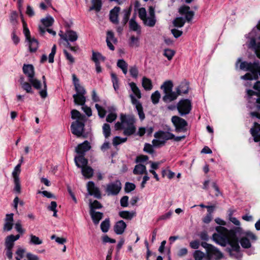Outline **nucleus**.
Listing matches in <instances>:
<instances>
[{
	"label": "nucleus",
	"instance_id": "obj_18",
	"mask_svg": "<svg viewBox=\"0 0 260 260\" xmlns=\"http://www.w3.org/2000/svg\"><path fill=\"white\" fill-rule=\"evenodd\" d=\"M117 39L114 37L113 32H112L111 30H108L107 32L106 42L108 47L110 50H114V47L113 45V43L115 44L117 42Z\"/></svg>",
	"mask_w": 260,
	"mask_h": 260
},
{
	"label": "nucleus",
	"instance_id": "obj_11",
	"mask_svg": "<svg viewBox=\"0 0 260 260\" xmlns=\"http://www.w3.org/2000/svg\"><path fill=\"white\" fill-rule=\"evenodd\" d=\"M177 109L181 116L188 114L191 109L190 101L187 99L180 100L177 105Z\"/></svg>",
	"mask_w": 260,
	"mask_h": 260
},
{
	"label": "nucleus",
	"instance_id": "obj_21",
	"mask_svg": "<svg viewBox=\"0 0 260 260\" xmlns=\"http://www.w3.org/2000/svg\"><path fill=\"white\" fill-rule=\"evenodd\" d=\"M126 228V224L122 220H119L116 222L114 226V231L117 235L122 234Z\"/></svg>",
	"mask_w": 260,
	"mask_h": 260
},
{
	"label": "nucleus",
	"instance_id": "obj_22",
	"mask_svg": "<svg viewBox=\"0 0 260 260\" xmlns=\"http://www.w3.org/2000/svg\"><path fill=\"white\" fill-rule=\"evenodd\" d=\"M90 148V146L88 141H85L83 143L78 145L76 148V152L79 154H84L85 152L89 150Z\"/></svg>",
	"mask_w": 260,
	"mask_h": 260
},
{
	"label": "nucleus",
	"instance_id": "obj_42",
	"mask_svg": "<svg viewBox=\"0 0 260 260\" xmlns=\"http://www.w3.org/2000/svg\"><path fill=\"white\" fill-rule=\"evenodd\" d=\"M44 88L43 89L40 91L39 93L42 98L45 99L47 96V84L46 81V78L45 76H43L42 77Z\"/></svg>",
	"mask_w": 260,
	"mask_h": 260
},
{
	"label": "nucleus",
	"instance_id": "obj_32",
	"mask_svg": "<svg viewBox=\"0 0 260 260\" xmlns=\"http://www.w3.org/2000/svg\"><path fill=\"white\" fill-rule=\"evenodd\" d=\"M92 6L89 8V10H95L96 12H99L102 8V1L101 0H91Z\"/></svg>",
	"mask_w": 260,
	"mask_h": 260
},
{
	"label": "nucleus",
	"instance_id": "obj_4",
	"mask_svg": "<svg viewBox=\"0 0 260 260\" xmlns=\"http://www.w3.org/2000/svg\"><path fill=\"white\" fill-rule=\"evenodd\" d=\"M71 118L76 120L71 126L72 133L78 137H80L84 132L85 116L78 111L73 110L71 111Z\"/></svg>",
	"mask_w": 260,
	"mask_h": 260
},
{
	"label": "nucleus",
	"instance_id": "obj_64",
	"mask_svg": "<svg viewBox=\"0 0 260 260\" xmlns=\"http://www.w3.org/2000/svg\"><path fill=\"white\" fill-rule=\"evenodd\" d=\"M129 73L134 78H137L138 75V70L136 66L131 67L129 69Z\"/></svg>",
	"mask_w": 260,
	"mask_h": 260
},
{
	"label": "nucleus",
	"instance_id": "obj_15",
	"mask_svg": "<svg viewBox=\"0 0 260 260\" xmlns=\"http://www.w3.org/2000/svg\"><path fill=\"white\" fill-rule=\"evenodd\" d=\"M121 183L119 181L109 183L107 186V192L110 194H117L121 189Z\"/></svg>",
	"mask_w": 260,
	"mask_h": 260
},
{
	"label": "nucleus",
	"instance_id": "obj_9",
	"mask_svg": "<svg viewBox=\"0 0 260 260\" xmlns=\"http://www.w3.org/2000/svg\"><path fill=\"white\" fill-rule=\"evenodd\" d=\"M201 246L206 249L207 256L209 259L220 260L223 257V254L212 245L204 242L201 243Z\"/></svg>",
	"mask_w": 260,
	"mask_h": 260
},
{
	"label": "nucleus",
	"instance_id": "obj_36",
	"mask_svg": "<svg viewBox=\"0 0 260 260\" xmlns=\"http://www.w3.org/2000/svg\"><path fill=\"white\" fill-rule=\"evenodd\" d=\"M117 66L121 69L123 73L126 75L127 73V63L123 59H119L118 60Z\"/></svg>",
	"mask_w": 260,
	"mask_h": 260
},
{
	"label": "nucleus",
	"instance_id": "obj_8",
	"mask_svg": "<svg viewBox=\"0 0 260 260\" xmlns=\"http://www.w3.org/2000/svg\"><path fill=\"white\" fill-rule=\"evenodd\" d=\"M154 137L155 139L152 141V144L158 147L164 145L167 141L173 139L174 135L168 131H159L154 134Z\"/></svg>",
	"mask_w": 260,
	"mask_h": 260
},
{
	"label": "nucleus",
	"instance_id": "obj_44",
	"mask_svg": "<svg viewBox=\"0 0 260 260\" xmlns=\"http://www.w3.org/2000/svg\"><path fill=\"white\" fill-rule=\"evenodd\" d=\"M20 167H21V164H18L15 167V168L12 172V176L13 177L14 180L19 179V175L21 172Z\"/></svg>",
	"mask_w": 260,
	"mask_h": 260
},
{
	"label": "nucleus",
	"instance_id": "obj_26",
	"mask_svg": "<svg viewBox=\"0 0 260 260\" xmlns=\"http://www.w3.org/2000/svg\"><path fill=\"white\" fill-rule=\"evenodd\" d=\"M119 215L123 219L130 220L136 216V212L134 211H122L119 212Z\"/></svg>",
	"mask_w": 260,
	"mask_h": 260
},
{
	"label": "nucleus",
	"instance_id": "obj_48",
	"mask_svg": "<svg viewBox=\"0 0 260 260\" xmlns=\"http://www.w3.org/2000/svg\"><path fill=\"white\" fill-rule=\"evenodd\" d=\"M12 237L10 236H7L6 238L5 245L6 248L12 249L14 245V241L12 239Z\"/></svg>",
	"mask_w": 260,
	"mask_h": 260
},
{
	"label": "nucleus",
	"instance_id": "obj_27",
	"mask_svg": "<svg viewBox=\"0 0 260 260\" xmlns=\"http://www.w3.org/2000/svg\"><path fill=\"white\" fill-rule=\"evenodd\" d=\"M133 173L135 175L147 174L146 166L144 164H139L135 166L133 170Z\"/></svg>",
	"mask_w": 260,
	"mask_h": 260
},
{
	"label": "nucleus",
	"instance_id": "obj_7",
	"mask_svg": "<svg viewBox=\"0 0 260 260\" xmlns=\"http://www.w3.org/2000/svg\"><path fill=\"white\" fill-rule=\"evenodd\" d=\"M173 87V83L169 80L165 82L161 85L160 88L162 90L164 95L162 97V100L165 103H170L177 99L179 94L177 91L172 90Z\"/></svg>",
	"mask_w": 260,
	"mask_h": 260
},
{
	"label": "nucleus",
	"instance_id": "obj_37",
	"mask_svg": "<svg viewBox=\"0 0 260 260\" xmlns=\"http://www.w3.org/2000/svg\"><path fill=\"white\" fill-rule=\"evenodd\" d=\"M82 173L86 178H89L93 175V171L89 167L86 166L82 169Z\"/></svg>",
	"mask_w": 260,
	"mask_h": 260
},
{
	"label": "nucleus",
	"instance_id": "obj_49",
	"mask_svg": "<svg viewBox=\"0 0 260 260\" xmlns=\"http://www.w3.org/2000/svg\"><path fill=\"white\" fill-rule=\"evenodd\" d=\"M175 53V52L174 50L170 49H166L164 50L163 54L168 58V60H170L172 59Z\"/></svg>",
	"mask_w": 260,
	"mask_h": 260
},
{
	"label": "nucleus",
	"instance_id": "obj_51",
	"mask_svg": "<svg viewBox=\"0 0 260 260\" xmlns=\"http://www.w3.org/2000/svg\"><path fill=\"white\" fill-rule=\"evenodd\" d=\"M95 107L98 112V115L101 118H104L106 114V110L99 104H96Z\"/></svg>",
	"mask_w": 260,
	"mask_h": 260
},
{
	"label": "nucleus",
	"instance_id": "obj_14",
	"mask_svg": "<svg viewBox=\"0 0 260 260\" xmlns=\"http://www.w3.org/2000/svg\"><path fill=\"white\" fill-rule=\"evenodd\" d=\"M87 189L88 194L86 196H93L95 198L100 199L101 197V192L99 188L95 186L94 183L92 181H89L87 184Z\"/></svg>",
	"mask_w": 260,
	"mask_h": 260
},
{
	"label": "nucleus",
	"instance_id": "obj_61",
	"mask_svg": "<svg viewBox=\"0 0 260 260\" xmlns=\"http://www.w3.org/2000/svg\"><path fill=\"white\" fill-rule=\"evenodd\" d=\"M148 159V157L146 155H140L137 157L136 162L137 163L142 164V163H144L147 161Z\"/></svg>",
	"mask_w": 260,
	"mask_h": 260
},
{
	"label": "nucleus",
	"instance_id": "obj_29",
	"mask_svg": "<svg viewBox=\"0 0 260 260\" xmlns=\"http://www.w3.org/2000/svg\"><path fill=\"white\" fill-rule=\"evenodd\" d=\"M129 29L136 32L138 34H140L141 28L140 25L136 21L134 18H132L129 22Z\"/></svg>",
	"mask_w": 260,
	"mask_h": 260
},
{
	"label": "nucleus",
	"instance_id": "obj_62",
	"mask_svg": "<svg viewBox=\"0 0 260 260\" xmlns=\"http://www.w3.org/2000/svg\"><path fill=\"white\" fill-rule=\"evenodd\" d=\"M136 186L132 183L127 182L125 185V190L127 192H131L135 189Z\"/></svg>",
	"mask_w": 260,
	"mask_h": 260
},
{
	"label": "nucleus",
	"instance_id": "obj_41",
	"mask_svg": "<svg viewBox=\"0 0 260 260\" xmlns=\"http://www.w3.org/2000/svg\"><path fill=\"white\" fill-rule=\"evenodd\" d=\"M92 58L95 63H100L101 61H104L105 60V57L101 54L94 52L92 53Z\"/></svg>",
	"mask_w": 260,
	"mask_h": 260
},
{
	"label": "nucleus",
	"instance_id": "obj_46",
	"mask_svg": "<svg viewBox=\"0 0 260 260\" xmlns=\"http://www.w3.org/2000/svg\"><path fill=\"white\" fill-rule=\"evenodd\" d=\"M185 22V19L182 17H177L173 21L174 26L178 27H182Z\"/></svg>",
	"mask_w": 260,
	"mask_h": 260
},
{
	"label": "nucleus",
	"instance_id": "obj_35",
	"mask_svg": "<svg viewBox=\"0 0 260 260\" xmlns=\"http://www.w3.org/2000/svg\"><path fill=\"white\" fill-rule=\"evenodd\" d=\"M29 43V47L30 51H35L38 48L39 43L35 38H29L27 40Z\"/></svg>",
	"mask_w": 260,
	"mask_h": 260
},
{
	"label": "nucleus",
	"instance_id": "obj_52",
	"mask_svg": "<svg viewBox=\"0 0 260 260\" xmlns=\"http://www.w3.org/2000/svg\"><path fill=\"white\" fill-rule=\"evenodd\" d=\"M110 226L109 220L105 219L101 224V228L104 233H106L108 231Z\"/></svg>",
	"mask_w": 260,
	"mask_h": 260
},
{
	"label": "nucleus",
	"instance_id": "obj_58",
	"mask_svg": "<svg viewBox=\"0 0 260 260\" xmlns=\"http://www.w3.org/2000/svg\"><path fill=\"white\" fill-rule=\"evenodd\" d=\"M46 31H47L49 34H51L54 36L56 35V32L53 30L52 29L50 28H47L46 29L45 27L39 26V31L42 35H43L46 32Z\"/></svg>",
	"mask_w": 260,
	"mask_h": 260
},
{
	"label": "nucleus",
	"instance_id": "obj_40",
	"mask_svg": "<svg viewBox=\"0 0 260 260\" xmlns=\"http://www.w3.org/2000/svg\"><path fill=\"white\" fill-rule=\"evenodd\" d=\"M20 84L23 89L26 91L27 93H33L31 85L30 83L21 80L20 82Z\"/></svg>",
	"mask_w": 260,
	"mask_h": 260
},
{
	"label": "nucleus",
	"instance_id": "obj_20",
	"mask_svg": "<svg viewBox=\"0 0 260 260\" xmlns=\"http://www.w3.org/2000/svg\"><path fill=\"white\" fill-rule=\"evenodd\" d=\"M72 78L73 84L77 92L76 94H85L86 91L85 89L80 84L79 79L75 74L72 75Z\"/></svg>",
	"mask_w": 260,
	"mask_h": 260
},
{
	"label": "nucleus",
	"instance_id": "obj_28",
	"mask_svg": "<svg viewBox=\"0 0 260 260\" xmlns=\"http://www.w3.org/2000/svg\"><path fill=\"white\" fill-rule=\"evenodd\" d=\"M43 240L39 237L30 234L29 235L28 243L31 245H39L43 243Z\"/></svg>",
	"mask_w": 260,
	"mask_h": 260
},
{
	"label": "nucleus",
	"instance_id": "obj_3",
	"mask_svg": "<svg viewBox=\"0 0 260 260\" xmlns=\"http://www.w3.org/2000/svg\"><path fill=\"white\" fill-rule=\"evenodd\" d=\"M120 120L121 122H117L115 124L116 130L123 129V134L126 136L131 135L135 132V120L133 116L121 115Z\"/></svg>",
	"mask_w": 260,
	"mask_h": 260
},
{
	"label": "nucleus",
	"instance_id": "obj_25",
	"mask_svg": "<svg viewBox=\"0 0 260 260\" xmlns=\"http://www.w3.org/2000/svg\"><path fill=\"white\" fill-rule=\"evenodd\" d=\"M108 114L106 117V121L108 122H112L117 118V115L116 113V109L114 107H109L108 109Z\"/></svg>",
	"mask_w": 260,
	"mask_h": 260
},
{
	"label": "nucleus",
	"instance_id": "obj_50",
	"mask_svg": "<svg viewBox=\"0 0 260 260\" xmlns=\"http://www.w3.org/2000/svg\"><path fill=\"white\" fill-rule=\"evenodd\" d=\"M253 32V37H257L260 38V20L259 21L257 25L254 27L251 31L249 34H252Z\"/></svg>",
	"mask_w": 260,
	"mask_h": 260
},
{
	"label": "nucleus",
	"instance_id": "obj_47",
	"mask_svg": "<svg viewBox=\"0 0 260 260\" xmlns=\"http://www.w3.org/2000/svg\"><path fill=\"white\" fill-rule=\"evenodd\" d=\"M160 94L158 91H155L151 96V99L153 104H156L159 102Z\"/></svg>",
	"mask_w": 260,
	"mask_h": 260
},
{
	"label": "nucleus",
	"instance_id": "obj_16",
	"mask_svg": "<svg viewBox=\"0 0 260 260\" xmlns=\"http://www.w3.org/2000/svg\"><path fill=\"white\" fill-rule=\"evenodd\" d=\"M179 12L180 14L185 15L187 22H190L194 16V12L190 10L189 7L186 6L181 7L179 8Z\"/></svg>",
	"mask_w": 260,
	"mask_h": 260
},
{
	"label": "nucleus",
	"instance_id": "obj_13",
	"mask_svg": "<svg viewBox=\"0 0 260 260\" xmlns=\"http://www.w3.org/2000/svg\"><path fill=\"white\" fill-rule=\"evenodd\" d=\"M144 24L149 27H153L156 23V19L155 18L154 9L152 7H149V15L147 16L144 20H142Z\"/></svg>",
	"mask_w": 260,
	"mask_h": 260
},
{
	"label": "nucleus",
	"instance_id": "obj_39",
	"mask_svg": "<svg viewBox=\"0 0 260 260\" xmlns=\"http://www.w3.org/2000/svg\"><path fill=\"white\" fill-rule=\"evenodd\" d=\"M129 45L132 47H139L140 46V38L132 36L129 38Z\"/></svg>",
	"mask_w": 260,
	"mask_h": 260
},
{
	"label": "nucleus",
	"instance_id": "obj_57",
	"mask_svg": "<svg viewBox=\"0 0 260 260\" xmlns=\"http://www.w3.org/2000/svg\"><path fill=\"white\" fill-rule=\"evenodd\" d=\"M15 229L17 232L20 234H23L25 233V230L22 228L21 221H17L15 224Z\"/></svg>",
	"mask_w": 260,
	"mask_h": 260
},
{
	"label": "nucleus",
	"instance_id": "obj_59",
	"mask_svg": "<svg viewBox=\"0 0 260 260\" xmlns=\"http://www.w3.org/2000/svg\"><path fill=\"white\" fill-rule=\"evenodd\" d=\"M51 239L55 240V241L59 244H63L67 242L66 238L57 237L55 235H53L51 236Z\"/></svg>",
	"mask_w": 260,
	"mask_h": 260
},
{
	"label": "nucleus",
	"instance_id": "obj_55",
	"mask_svg": "<svg viewBox=\"0 0 260 260\" xmlns=\"http://www.w3.org/2000/svg\"><path fill=\"white\" fill-rule=\"evenodd\" d=\"M126 138H122L116 136L113 138V144L114 146H117L122 143L125 142L126 141Z\"/></svg>",
	"mask_w": 260,
	"mask_h": 260
},
{
	"label": "nucleus",
	"instance_id": "obj_53",
	"mask_svg": "<svg viewBox=\"0 0 260 260\" xmlns=\"http://www.w3.org/2000/svg\"><path fill=\"white\" fill-rule=\"evenodd\" d=\"M111 78H112V81L113 83V86L115 90H117L119 88V85H118V79L116 76V75L113 73H112L111 74Z\"/></svg>",
	"mask_w": 260,
	"mask_h": 260
},
{
	"label": "nucleus",
	"instance_id": "obj_33",
	"mask_svg": "<svg viewBox=\"0 0 260 260\" xmlns=\"http://www.w3.org/2000/svg\"><path fill=\"white\" fill-rule=\"evenodd\" d=\"M142 84L145 90L149 91L152 89L153 85L151 80L148 78L144 77L142 78Z\"/></svg>",
	"mask_w": 260,
	"mask_h": 260
},
{
	"label": "nucleus",
	"instance_id": "obj_30",
	"mask_svg": "<svg viewBox=\"0 0 260 260\" xmlns=\"http://www.w3.org/2000/svg\"><path fill=\"white\" fill-rule=\"evenodd\" d=\"M90 215L95 224H98L103 217V213L95 211H90Z\"/></svg>",
	"mask_w": 260,
	"mask_h": 260
},
{
	"label": "nucleus",
	"instance_id": "obj_31",
	"mask_svg": "<svg viewBox=\"0 0 260 260\" xmlns=\"http://www.w3.org/2000/svg\"><path fill=\"white\" fill-rule=\"evenodd\" d=\"M73 97L75 104L82 106L85 105L86 102L85 94H74Z\"/></svg>",
	"mask_w": 260,
	"mask_h": 260
},
{
	"label": "nucleus",
	"instance_id": "obj_38",
	"mask_svg": "<svg viewBox=\"0 0 260 260\" xmlns=\"http://www.w3.org/2000/svg\"><path fill=\"white\" fill-rule=\"evenodd\" d=\"M54 20L53 18L50 16H47L46 17L41 19V22L45 27L51 26L54 23Z\"/></svg>",
	"mask_w": 260,
	"mask_h": 260
},
{
	"label": "nucleus",
	"instance_id": "obj_34",
	"mask_svg": "<svg viewBox=\"0 0 260 260\" xmlns=\"http://www.w3.org/2000/svg\"><path fill=\"white\" fill-rule=\"evenodd\" d=\"M176 90L179 95L183 93H186L188 91V85L185 82L181 83Z\"/></svg>",
	"mask_w": 260,
	"mask_h": 260
},
{
	"label": "nucleus",
	"instance_id": "obj_6",
	"mask_svg": "<svg viewBox=\"0 0 260 260\" xmlns=\"http://www.w3.org/2000/svg\"><path fill=\"white\" fill-rule=\"evenodd\" d=\"M253 88L256 92L252 90H247L248 106L250 109L256 108L260 111V81H257L253 86Z\"/></svg>",
	"mask_w": 260,
	"mask_h": 260
},
{
	"label": "nucleus",
	"instance_id": "obj_19",
	"mask_svg": "<svg viewBox=\"0 0 260 260\" xmlns=\"http://www.w3.org/2000/svg\"><path fill=\"white\" fill-rule=\"evenodd\" d=\"M120 8L119 7H115L110 11L109 18L110 21L114 24H117L119 23L118 15Z\"/></svg>",
	"mask_w": 260,
	"mask_h": 260
},
{
	"label": "nucleus",
	"instance_id": "obj_5",
	"mask_svg": "<svg viewBox=\"0 0 260 260\" xmlns=\"http://www.w3.org/2000/svg\"><path fill=\"white\" fill-rule=\"evenodd\" d=\"M129 85L133 92V94H130L129 95L131 102L133 105L135 106V108L138 113L139 118L141 120H143L145 118V114L143 112L142 104L138 100L141 98V92L135 83L131 82L129 83Z\"/></svg>",
	"mask_w": 260,
	"mask_h": 260
},
{
	"label": "nucleus",
	"instance_id": "obj_54",
	"mask_svg": "<svg viewBox=\"0 0 260 260\" xmlns=\"http://www.w3.org/2000/svg\"><path fill=\"white\" fill-rule=\"evenodd\" d=\"M103 131L106 138L109 137L111 134V129L109 124L105 123L103 126Z\"/></svg>",
	"mask_w": 260,
	"mask_h": 260
},
{
	"label": "nucleus",
	"instance_id": "obj_12",
	"mask_svg": "<svg viewBox=\"0 0 260 260\" xmlns=\"http://www.w3.org/2000/svg\"><path fill=\"white\" fill-rule=\"evenodd\" d=\"M172 122L175 126L177 132L184 131L187 125L186 121L177 116H173L172 117Z\"/></svg>",
	"mask_w": 260,
	"mask_h": 260
},
{
	"label": "nucleus",
	"instance_id": "obj_1",
	"mask_svg": "<svg viewBox=\"0 0 260 260\" xmlns=\"http://www.w3.org/2000/svg\"><path fill=\"white\" fill-rule=\"evenodd\" d=\"M216 230L218 234L213 235V240L222 246H225L229 244L234 251H238L240 248L238 236H242L240 240V243L245 248H248L251 246V243L248 239L252 240L256 239V237L253 233L249 231H244L241 227H236L228 230L224 227L219 226L216 228Z\"/></svg>",
	"mask_w": 260,
	"mask_h": 260
},
{
	"label": "nucleus",
	"instance_id": "obj_60",
	"mask_svg": "<svg viewBox=\"0 0 260 260\" xmlns=\"http://www.w3.org/2000/svg\"><path fill=\"white\" fill-rule=\"evenodd\" d=\"M56 50V45H54L52 48L51 52L49 55L48 60H49V62L50 63H52L54 61V55L55 54Z\"/></svg>",
	"mask_w": 260,
	"mask_h": 260
},
{
	"label": "nucleus",
	"instance_id": "obj_2",
	"mask_svg": "<svg viewBox=\"0 0 260 260\" xmlns=\"http://www.w3.org/2000/svg\"><path fill=\"white\" fill-rule=\"evenodd\" d=\"M239 69L241 70L245 71H249V73L246 74L244 76H241V78L244 80H256L258 78V72L259 69V66L254 62L251 63L247 61H241V58H238L236 63V68H238V64Z\"/></svg>",
	"mask_w": 260,
	"mask_h": 260
},
{
	"label": "nucleus",
	"instance_id": "obj_10",
	"mask_svg": "<svg viewBox=\"0 0 260 260\" xmlns=\"http://www.w3.org/2000/svg\"><path fill=\"white\" fill-rule=\"evenodd\" d=\"M24 73L28 77V81L36 89L41 88V82L34 77L35 72L34 67L31 64H24L23 67Z\"/></svg>",
	"mask_w": 260,
	"mask_h": 260
},
{
	"label": "nucleus",
	"instance_id": "obj_45",
	"mask_svg": "<svg viewBox=\"0 0 260 260\" xmlns=\"http://www.w3.org/2000/svg\"><path fill=\"white\" fill-rule=\"evenodd\" d=\"M90 211H95V209H100L102 207L101 203L96 200L92 202L91 201L89 202Z\"/></svg>",
	"mask_w": 260,
	"mask_h": 260
},
{
	"label": "nucleus",
	"instance_id": "obj_24",
	"mask_svg": "<svg viewBox=\"0 0 260 260\" xmlns=\"http://www.w3.org/2000/svg\"><path fill=\"white\" fill-rule=\"evenodd\" d=\"M74 160L77 167L81 169L86 167L88 162L87 160L83 155L76 156Z\"/></svg>",
	"mask_w": 260,
	"mask_h": 260
},
{
	"label": "nucleus",
	"instance_id": "obj_43",
	"mask_svg": "<svg viewBox=\"0 0 260 260\" xmlns=\"http://www.w3.org/2000/svg\"><path fill=\"white\" fill-rule=\"evenodd\" d=\"M123 15L122 20V23L123 24V25H124L126 24V23L127 22L129 17L131 14V10L129 9H125L123 11Z\"/></svg>",
	"mask_w": 260,
	"mask_h": 260
},
{
	"label": "nucleus",
	"instance_id": "obj_23",
	"mask_svg": "<svg viewBox=\"0 0 260 260\" xmlns=\"http://www.w3.org/2000/svg\"><path fill=\"white\" fill-rule=\"evenodd\" d=\"M64 37V41L65 42H75L77 40L78 36L76 31L72 30H68L66 32Z\"/></svg>",
	"mask_w": 260,
	"mask_h": 260
},
{
	"label": "nucleus",
	"instance_id": "obj_63",
	"mask_svg": "<svg viewBox=\"0 0 260 260\" xmlns=\"http://www.w3.org/2000/svg\"><path fill=\"white\" fill-rule=\"evenodd\" d=\"M139 16L142 20H144V19L147 17L146 11L145 8H141L138 11Z\"/></svg>",
	"mask_w": 260,
	"mask_h": 260
},
{
	"label": "nucleus",
	"instance_id": "obj_56",
	"mask_svg": "<svg viewBox=\"0 0 260 260\" xmlns=\"http://www.w3.org/2000/svg\"><path fill=\"white\" fill-rule=\"evenodd\" d=\"M193 255L195 260H202L205 256V253L200 250H196Z\"/></svg>",
	"mask_w": 260,
	"mask_h": 260
},
{
	"label": "nucleus",
	"instance_id": "obj_17",
	"mask_svg": "<svg viewBox=\"0 0 260 260\" xmlns=\"http://www.w3.org/2000/svg\"><path fill=\"white\" fill-rule=\"evenodd\" d=\"M13 216L14 214L13 213L6 214L3 228L5 231H10L12 229L13 225Z\"/></svg>",
	"mask_w": 260,
	"mask_h": 260
}]
</instances>
